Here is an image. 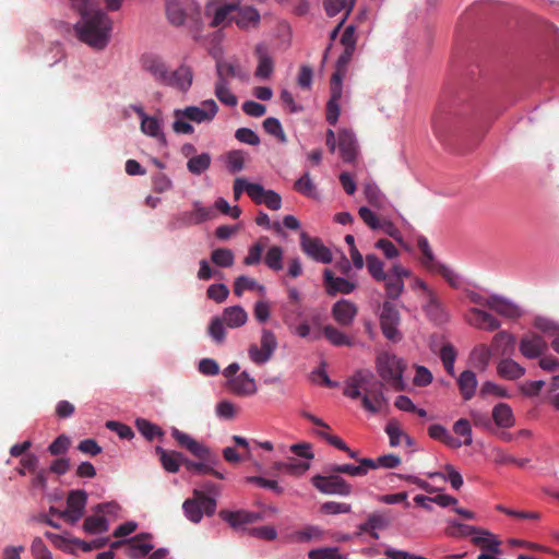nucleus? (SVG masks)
I'll list each match as a JSON object with an SVG mask.
<instances>
[{"label":"nucleus","mask_w":559,"mask_h":559,"mask_svg":"<svg viewBox=\"0 0 559 559\" xmlns=\"http://www.w3.org/2000/svg\"><path fill=\"white\" fill-rule=\"evenodd\" d=\"M229 391L238 396H250L257 392V384L248 372L242 371L227 382Z\"/></svg>","instance_id":"obj_21"},{"label":"nucleus","mask_w":559,"mask_h":559,"mask_svg":"<svg viewBox=\"0 0 559 559\" xmlns=\"http://www.w3.org/2000/svg\"><path fill=\"white\" fill-rule=\"evenodd\" d=\"M466 321L481 330L495 331L500 328V322L492 314L479 310L477 308H471L466 313Z\"/></svg>","instance_id":"obj_18"},{"label":"nucleus","mask_w":559,"mask_h":559,"mask_svg":"<svg viewBox=\"0 0 559 559\" xmlns=\"http://www.w3.org/2000/svg\"><path fill=\"white\" fill-rule=\"evenodd\" d=\"M215 95L226 106L234 107L238 103L237 97L229 91L228 84H224L223 81H216Z\"/></svg>","instance_id":"obj_53"},{"label":"nucleus","mask_w":559,"mask_h":559,"mask_svg":"<svg viewBox=\"0 0 559 559\" xmlns=\"http://www.w3.org/2000/svg\"><path fill=\"white\" fill-rule=\"evenodd\" d=\"M182 509L191 522L198 523L201 521L203 513L209 516L215 513L216 501L214 498L205 496L202 491L194 490V497L187 499L182 504Z\"/></svg>","instance_id":"obj_6"},{"label":"nucleus","mask_w":559,"mask_h":559,"mask_svg":"<svg viewBox=\"0 0 559 559\" xmlns=\"http://www.w3.org/2000/svg\"><path fill=\"white\" fill-rule=\"evenodd\" d=\"M211 260L221 267H230L235 262V255L230 249L218 248L212 251Z\"/></svg>","instance_id":"obj_51"},{"label":"nucleus","mask_w":559,"mask_h":559,"mask_svg":"<svg viewBox=\"0 0 559 559\" xmlns=\"http://www.w3.org/2000/svg\"><path fill=\"white\" fill-rule=\"evenodd\" d=\"M185 466L187 467V469L195 472L198 474H203V475L210 474V475L215 476L218 479H224V474H222L221 472L216 471L210 464L204 463V461L193 462V461H190V460L186 459L185 460Z\"/></svg>","instance_id":"obj_52"},{"label":"nucleus","mask_w":559,"mask_h":559,"mask_svg":"<svg viewBox=\"0 0 559 559\" xmlns=\"http://www.w3.org/2000/svg\"><path fill=\"white\" fill-rule=\"evenodd\" d=\"M445 473H429L430 478H441L443 481H450L453 489L459 490L463 486V477L460 472L451 464L444 466Z\"/></svg>","instance_id":"obj_36"},{"label":"nucleus","mask_w":559,"mask_h":559,"mask_svg":"<svg viewBox=\"0 0 559 559\" xmlns=\"http://www.w3.org/2000/svg\"><path fill=\"white\" fill-rule=\"evenodd\" d=\"M313 486L323 493L347 496L350 486L336 473L329 476L317 475L312 478Z\"/></svg>","instance_id":"obj_11"},{"label":"nucleus","mask_w":559,"mask_h":559,"mask_svg":"<svg viewBox=\"0 0 559 559\" xmlns=\"http://www.w3.org/2000/svg\"><path fill=\"white\" fill-rule=\"evenodd\" d=\"M136 112L142 118L141 130L143 131V133H145L150 136H153V138L165 140V136L160 131V123H159L158 119H156L154 117L146 116L142 108H139L136 110Z\"/></svg>","instance_id":"obj_38"},{"label":"nucleus","mask_w":559,"mask_h":559,"mask_svg":"<svg viewBox=\"0 0 559 559\" xmlns=\"http://www.w3.org/2000/svg\"><path fill=\"white\" fill-rule=\"evenodd\" d=\"M324 286L328 295L335 296L337 293L350 294L356 285L343 277H336L330 270H324Z\"/></svg>","instance_id":"obj_22"},{"label":"nucleus","mask_w":559,"mask_h":559,"mask_svg":"<svg viewBox=\"0 0 559 559\" xmlns=\"http://www.w3.org/2000/svg\"><path fill=\"white\" fill-rule=\"evenodd\" d=\"M487 307L510 319L519 318L522 314L521 309L515 304L496 295L489 297Z\"/></svg>","instance_id":"obj_24"},{"label":"nucleus","mask_w":559,"mask_h":559,"mask_svg":"<svg viewBox=\"0 0 559 559\" xmlns=\"http://www.w3.org/2000/svg\"><path fill=\"white\" fill-rule=\"evenodd\" d=\"M83 528L88 534L104 533L108 530V521L102 515H91L84 520Z\"/></svg>","instance_id":"obj_46"},{"label":"nucleus","mask_w":559,"mask_h":559,"mask_svg":"<svg viewBox=\"0 0 559 559\" xmlns=\"http://www.w3.org/2000/svg\"><path fill=\"white\" fill-rule=\"evenodd\" d=\"M135 426L138 430L150 441H152L155 437L163 435V431L158 426L144 418H138L135 420Z\"/></svg>","instance_id":"obj_56"},{"label":"nucleus","mask_w":559,"mask_h":559,"mask_svg":"<svg viewBox=\"0 0 559 559\" xmlns=\"http://www.w3.org/2000/svg\"><path fill=\"white\" fill-rule=\"evenodd\" d=\"M225 322L219 317H214L209 325V334L214 342L221 344L225 340Z\"/></svg>","instance_id":"obj_59"},{"label":"nucleus","mask_w":559,"mask_h":559,"mask_svg":"<svg viewBox=\"0 0 559 559\" xmlns=\"http://www.w3.org/2000/svg\"><path fill=\"white\" fill-rule=\"evenodd\" d=\"M414 277L408 267L399 263H393L386 271V341L397 343L403 338L400 324L404 305L399 298L404 292L405 281L411 284Z\"/></svg>","instance_id":"obj_1"},{"label":"nucleus","mask_w":559,"mask_h":559,"mask_svg":"<svg viewBox=\"0 0 559 559\" xmlns=\"http://www.w3.org/2000/svg\"><path fill=\"white\" fill-rule=\"evenodd\" d=\"M171 436L181 448L187 449L193 455L199 454V452L202 450V443L177 428H173Z\"/></svg>","instance_id":"obj_39"},{"label":"nucleus","mask_w":559,"mask_h":559,"mask_svg":"<svg viewBox=\"0 0 559 559\" xmlns=\"http://www.w3.org/2000/svg\"><path fill=\"white\" fill-rule=\"evenodd\" d=\"M211 162L212 158L209 153H201L188 160L187 168L193 175H201L210 168Z\"/></svg>","instance_id":"obj_43"},{"label":"nucleus","mask_w":559,"mask_h":559,"mask_svg":"<svg viewBox=\"0 0 559 559\" xmlns=\"http://www.w3.org/2000/svg\"><path fill=\"white\" fill-rule=\"evenodd\" d=\"M300 248L306 255L317 262L328 264L333 260L331 250L323 245L322 240L305 231L300 234Z\"/></svg>","instance_id":"obj_9"},{"label":"nucleus","mask_w":559,"mask_h":559,"mask_svg":"<svg viewBox=\"0 0 559 559\" xmlns=\"http://www.w3.org/2000/svg\"><path fill=\"white\" fill-rule=\"evenodd\" d=\"M156 453L159 455L162 466L168 473H177L181 464H185L182 453L176 451H167L162 447H156Z\"/></svg>","instance_id":"obj_28"},{"label":"nucleus","mask_w":559,"mask_h":559,"mask_svg":"<svg viewBox=\"0 0 559 559\" xmlns=\"http://www.w3.org/2000/svg\"><path fill=\"white\" fill-rule=\"evenodd\" d=\"M294 189L305 197L317 198L316 186L311 180L310 174L308 171L295 181Z\"/></svg>","instance_id":"obj_49"},{"label":"nucleus","mask_w":559,"mask_h":559,"mask_svg":"<svg viewBox=\"0 0 559 559\" xmlns=\"http://www.w3.org/2000/svg\"><path fill=\"white\" fill-rule=\"evenodd\" d=\"M219 516L234 528L263 520V514L261 512H249L245 510H222L219 512Z\"/></svg>","instance_id":"obj_19"},{"label":"nucleus","mask_w":559,"mask_h":559,"mask_svg":"<svg viewBox=\"0 0 559 559\" xmlns=\"http://www.w3.org/2000/svg\"><path fill=\"white\" fill-rule=\"evenodd\" d=\"M386 435L389 436L391 447L405 444L407 455H411L414 452L413 439L405 433L396 423L390 421L386 424Z\"/></svg>","instance_id":"obj_25"},{"label":"nucleus","mask_w":559,"mask_h":559,"mask_svg":"<svg viewBox=\"0 0 559 559\" xmlns=\"http://www.w3.org/2000/svg\"><path fill=\"white\" fill-rule=\"evenodd\" d=\"M324 9L329 16H335L341 11L345 10L344 17L349 14L354 7L353 0H323Z\"/></svg>","instance_id":"obj_44"},{"label":"nucleus","mask_w":559,"mask_h":559,"mask_svg":"<svg viewBox=\"0 0 559 559\" xmlns=\"http://www.w3.org/2000/svg\"><path fill=\"white\" fill-rule=\"evenodd\" d=\"M384 528V520L381 515L372 514L368 520L359 525V534L368 535L371 538H379L380 532Z\"/></svg>","instance_id":"obj_34"},{"label":"nucleus","mask_w":559,"mask_h":559,"mask_svg":"<svg viewBox=\"0 0 559 559\" xmlns=\"http://www.w3.org/2000/svg\"><path fill=\"white\" fill-rule=\"evenodd\" d=\"M324 337L334 346H348L354 345V341L337 328L328 324L322 329Z\"/></svg>","instance_id":"obj_37"},{"label":"nucleus","mask_w":559,"mask_h":559,"mask_svg":"<svg viewBox=\"0 0 559 559\" xmlns=\"http://www.w3.org/2000/svg\"><path fill=\"white\" fill-rule=\"evenodd\" d=\"M234 22L238 27L242 29L255 27L260 22V14L252 7L240 8L239 4L237 5V11L235 12Z\"/></svg>","instance_id":"obj_26"},{"label":"nucleus","mask_w":559,"mask_h":559,"mask_svg":"<svg viewBox=\"0 0 559 559\" xmlns=\"http://www.w3.org/2000/svg\"><path fill=\"white\" fill-rule=\"evenodd\" d=\"M453 431L457 435L464 438L462 441V444L464 445H471L473 443V433H472V427L467 419L461 418L456 420L453 425Z\"/></svg>","instance_id":"obj_58"},{"label":"nucleus","mask_w":559,"mask_h":559,"mask_svg":"<svg viewBox=\"0 0 559 559\" xmlns=\"http://www.w3.org/2000/svg\"><path fill=\"white\" fill-rule=\"evenodd\" d=\"M366 262L368 272L371 274V276L378 281H383V263L374 254H367Z\"/></svg>","instance_id":"obj_61"},{"label":"nucleus","mask_w":559,"mask_h":559,"mask_svg":"<svg viewBox=\"0 0 559 559\" xmlns=\"http://www.w3.org/2000/svg\"><path fill=\"white\" fill-rule=\"evenodd\" d=\"M263 251L264 245L260 241L255 242L249 248L248 254L243 259V264L248 266L258 265L261 262Z\"/></svg>","instance_id":"obj_62"},{"label":"nucleus","mask_w":559,"mask_h":559,"mask_svg":"<svg viewBox=\"0 0 559 559\" xmlns=\"http://www.w3.org/2000/svg\"><path fill=\"white\" fill-rule=\"evenodd\" d=\"M459 390L464 401H469L476 393L478 381L475 372L464 370L457 378Z\"/></svg>","instance_id":"obj_29"},{"label":"nucleus","mask_w":559,"mask_h":559,"mask_svg":"<svg viewBox=\"0 0 559 559\" xmlns=\"http://www.w3.org/2000/svg\"><path fill=\"white\" fill-rule=\"evenodd\" d=\"M283 257H284V251H283L282 247L272 246L266 251V254L264 257V263L270 270H272L274 272L282 271L284 267Z\"/></svg>","instance_id":"obj_42"},{"label":"nucleus","mask_w":559,"mask_h":559,"mask_svg":"<svg viewBox=\"0 0 559 559\" xmlns=\"http://www.w3.org/2000/svg\"><path fill=\"white\" fill-rule=\"evenodd\" d=\"M141 64L157 84L165 86L170 70L162 57L153 53L143 55Z\"/></svg>","instance_id":"obj_12"},{"label":"nucleus","mask_w":559,"mask_h":559,"mask_svg":"<svg viewBox=\"0 0 559 559\" xmlns=\"http://www.w3.org/2000/svg\"><path fill=\"white\" fill-rule=\"evenodd\" d=\"M218 106L215 100L206 99L201 106H188L183 109H177V115L186 117L189 121L195 123L211 122L217 115Z\"/></svg>","instance_id":"obj_10"},{"label":"nucleus","mask_w":559,"mask_h":559,"mask_svg":"<svg viewBox=\"0 0 559 559\" xmlns=\"http://www.w3.org/2000/svg\"><path fill=\"white\" fill-rule=\"evenodd\" d=\"M383 382L368 369L357 370L345 381L343 394L352 400L361 397L362 407L370 413H378L384 403Z\"/></svg>","instance_id":"obj_3"},{"label":"nucleus","mask_w":559,"mask_h":559,"mask_svg":"<svg viewBox=\"0 0 559 559\" xmlns=\"http://www.w3.org/2000/svg\"><path fill=\"white\" fill-rule=\"evenodd\" d=\"M492 420L500 428H511L515 424L512 408L507 403H498L492 408Z\"/></svg>","instance_id":"obj_31"},{"label":"nucleus","mask_w":559,"mask_h":559,"mask_svg":"<svg viewBox=\"0 0 559 559\" xmlns=\"http://www.w3.org/2000/svg\"><path fill=\"white\" fill-rule=\"evenodd\" d=\"M81 15L75 29L80 40L96 49L107 46L110 37L111 21L100 9L94 8L88 0H71Z\"/></svg>","instance_id":"obj_2"},{"label":"nucleus","mask_w":559,"mask_h":559,"mask_svg":"<svg viewBox=\"0 0 559 559\" xmlns=\"http://www.w3.org/2000/svg\"><path fill=\"white\" fill-rule=\"evenodd\" d=\"M206 295L210 299L216 302H223L227 299L229 289L225 284H212L207 288Z\"/></svg>","instance_id":"obj_63"},{"label":"nucleus","mask_w":559,"mask_h":559,"mask_svg":"<svg viewBox=\"0 0 559 559\" xmlns=\"http://www.w3.org/2000/svg\"><path fill=\"white\" fill-rule=\"evenodd\" d=\"M193 82V71L187 64L179 66L175 71H169L167 83L165 86L173 87L179 92L189 91Z\"/></svg>","instance_id":"obj_16"},{"label":"nucleus","mask_w":559,"mask_h":559,"mask_svg":"<svg viewBox=\"0 0 559 559\" xmlns=\"http://www.w3.org/2000/svg\"><path fill=\"white\" fill-rule=\"evenodd\" d=\"M255 55L258 56V67L254 75L259 79H269L274 70V61L267 53L266 47L262 44L255 47Z\"/></svg>","instance_id":"obj_27"},{"label":"nucleus","mask_w":559,"mask_h":559,"mask_svg":"<svg viewBox=\"0 0 559 559\" xmlns=\"http://www.w3.org/2000/svg\"><path fill=\"white\" fill-rule=\"evenodd\" d=\"M260 343V347L257 344H251L248 349L250 360L259 366L266 364L272 358L277 348V340L272 331L264 329Z\"/></svg>","instance_id":"obj_7"},{"label":"nucleus","mask_w":559,"mask_h":559,"mask_svg":"<svg viewBox=\"0 0 559 559\" xmlns=\"http://www.w3.org/2000/svg\"><path fill=\"white\" fill-rule=\"evenodd\" d=\"M353 53H354L353 49L344 48V51L337 59L336 70L331 78V83H336V81H337L338 85H342L343 76L345 75L347 64H348L349 60L352 59Z\"/></svg>","instance_id":"obj_45"},{"label":"nucleus","mask_w":559,"mask_h":559,"mask_svg":"<svg viewBox=\"0 0 559 559\" xmlns=\"http://www.w3.org/2000/svg\"><path fill=\"white\" fill-rule=\"evenodd\" d=\"M342 97V85L331 83V98L326 104V120L330 124H336L340 116L338 100Z\"/></svg>","instance_id":"obj_32"},{"label":"nucleus","mask_w":559,"mask_h":559,"mask_svg":"<svg viewBox=\"0 0 559 559\" xmlns=\"http://www.w3.org/2000/svg\"><path fill=\"white\" fill-rule=\"evenodd\" d=\"M492 462L497 465H512L515 462V457L509 453H507L502 448L495 447L490 451Z\"/></svg>","instance_id":"obj_64"},{"label":"nucleus","mask_w":559,"mask_h":559,"mask_svg":"<svg viewBox=\"0 0 559 559\" xmlns=\"http://www.w3.org/2000/svg\"><path fill=\"white\" fill-rule=\"evenodd\" d=\"M259 289L260 292L264 290L263 285H259L258 282L254 278L240 275L235 280L234 283V293L236 296L240 297L242 296L245 290H253Z\"/></svg>","instance_id":"obj_47"},{"label":"nucleus","mask_w":559,"mask_h":559,"mask_svg":"<svg viewBox=\"0 0 559 559\" xmlns=\"http://www.w3.org/2000/svg\"><path fill=\"white\" fill-rule=\"evenodd\" d=\"M405 369L406 362L404 359L399 358L395 355L390 356L386 353V382L390 381L391 385L396 391H403L406 389V382L403 378Z\"/></svg>","instance_id":"obj_14"},{"label":"nucleus","mask_w":559,"mask_h":559,"mask_svg":"<svg viewBox=\"0 0 559 559\" xmlns=\"http://www.w3.org/2000/svg\"><path fill=\"white\" fill-rule=\"evenodd\" d=\"M265 132L276 136L281 142H286V135L278 119L269 117L263 121Z\"/></svg>","instance_id":"obj_60"},{"label":"nucleus","mask_w":559,"mask_h":559,"mask_svg":"<svg viewBox=\"0 0 559 559\" xmlns=\"http://www.w3.org/2000/svg\"><path fill=\"white\" fill-rule=\"evenodd\" d=\"M152 538L153 536L150 533H140L128 538V547L124 550L126 556L129 559L146 557L154 549V545L151 543Z\"/></svg>","instance_id":"obj_13"},{"label":"nucleus","mask_w":559,"mask_h":559,"mask_svg":"<svg viewBox=\"0 0 559 559\" xmlns=\"http://www.w3.org/2000/svg\"><path fill=\"white\" fill-rule=\"evenodd\" d=\"M519 349L524 357L534 359L544 354L547 342L540 335L530 333L522 337Z\"/></svg>","instance_id":"obj_17"},{"label":"nucleus","mask_w":559,"mask_h":559,"mask_svg":"<svg viewBox=\"0 0 559 559\" xmlns=\"http://www.w3.org/2000/svg\"><path fill=\"white\" fill-rule=\"evenodd\" d=\"M412 290L421 301V308L426 316L437 324L448 321L449 316L440 302L436 292L421 278L414 277L411 283Z\"/></svg>","instance_id":"obj_4"},{"label":"nucleus","mask_w":559,"mask_h":559,"mask_svg":"<svg viewBox=\"0 0 559 559\" xmlns=\"http://www.w3.org/2000/svg\"><path fill=\"white\" fill-rule=\"evenodd\" d=\"M429 272L440 274L451 286L459 287L461 284V277L449 266L437 263Z\"/></svg>","instance_id":"obj_57"},{"label":"nucleus","mask_w":559,"mask_h":559,"mask_svg":"<svg viewBox=\"0 0 559 559\" xmlns=\"http://www.w3.org/2000/svg\"><path fill=\"white\" fill-rule=\"evenodd\" d=\"M87 501L84 490H72L67 498V509L83 513Z\"/></svg>","instance_id":"obj_50"},{"label":"nucleus","mask_w":559,"mask_h":559,"mask_svg":"<svg viewBox=\"0 0 559 559\" xmlns=\"http://www.w3.org/2000/svg\"><path fill=\"white\" fill-rule=\"evenodd\" d=\"M331 313L337 324L347 328L352 325L357 317L358 308L347 299H340L333 305Z\"/></svg>","instance_id":"obj_15"},{"label":"nucleus","mask_w":559,"mask_h":559,"mask_svg":"<svg viewBox=\"0 0 559 559\" xmlns=\"http://www.w3.org/2000/svg\"><path fill=\"white\" fill-rule=\"evenodd\" d=\"M217 81H223L224 84H229L230 78L241 76L239 64L236 62H228L225 60H217L216 62Z\"/></svg>","instance_id":"obj_35"},{"label":"nucleus","mask_w":559,"mask_h":559,"mask_svg":"<svg viewBox=\"0 0 559 559\" xmlns=\"http://www.w3.org/2000/svg\"><path fill=\"white\" fill-rule=\"evenodd\" d=\"M226 165L230 173H239L245 167V155L242 151L234 150L226 155Z\"/></svg>","instance_id":"obj_55"},{"label":"nucleus","mask_w":559,"mask_h":559,"mask_svg":"<svg viewBox=\"0 0 559 559\" xmlns=\"http://www.w3.org/2000/svg\"><path fill=\"white\" fill-rule=\"evenodd\" d=\"M225 324L230 329H237L242 326L247 320L248 314L246 310L240 306L227 307L224 309L222 317H219Z\"/></svg>","instance_id":"obj_30"},{"label":"nucleus","mask_w":559,"mask_h":559,"mask_svg":"<svg viewBox=\"0 0 559 559\" xmlns=\"http://www.w3.org/2000/svg\"><path fill=\"white\" fill-rule=\"evenodd\" d=\"M237 5L228 1H209L204 8V16L214 28H225L234 21Z\"/></svg>","instance_id":"obj_5"},{"label":"nucleus","mask_w":559,"mask_h":559,"mask_svg":"<svg viewBox=\"0 0 559 559\" xmlns=\"http://www.w3.org/2000/svg\"><path fill=\"white\" fill-rule=\"evenodd\" d=\"M497 372L507 380H518L525 374V368L513 359L506 358L498 364Z\"/></svg>","instance_id":"obj_33"},{"label":"nucleus","mask_w":559,"mask_h":559,"mask_svg":"<svg viewBox=\"0 0 559 559\" xmlns=\"http://www.w3.org/2000/svg\"><path fill=\"white\" fill-rule=\"evenodd\" d=\"M490 358L491 350L486 345L476 346L469 356L471 364L479 370H485L488 367Z\"/></svg>","instance_id":"obj_40"},{"label":"nucleus","mask_w":559,"mask_h":559,"mask_svg":"<svg viewBox=\"0 0 559 559\" xmlns=\"http://www.w3.org/2000/svg\"><path fill=\"white\" fill-rule=\"evenodd\" d=\"M199 13V7L193 0H167L166 15L169 23L180 26L188 17Z\"/></svg>","instance_id":"obj_8"},{"label":"nucleus","mask_w":559,"mask_h":559,"mask_svg":"<svg viewBox=\"0 0 559 559\" xmlns=\"http://www.w3.org/2000/svg\"><path fill=\"white\" fill-rule=\"evenodd\" d=\"M193 206V211H188L180 214L179 221L182 223V225H199L203 222L213 219L216 216L214 209L203 207L199 201L194 202Z\"/></svg>","instance_id":"obj_20"},{"label":"nucleus","mask_w":559,"mask_h":559,"mask_svg":"<svg viewBox=\"0 0 559 559\" xmlns=\"http://www.w3.org/2000/svg\"><path fill=\"white\" fill-rule=\"evenodd\" d=\"M439 356H440V359L442 361V365H443L445 371L451 377L455 376L454 364H455V360L457 357L455 347L450 343L442 345Z\"/></svg>","instance_id":"obj_41"},{"label":"nucleus","mask_w":559,"mask_h":559,"mask_svg":"<svg viewBox=\"0 0 559 559\" xmlns=\"http://www.w3.org/2000/svg\"><path fill=\"white\" fill-rule=\"evenodd\" d=\"M417 245L421 252L420 262L424 267L430 271L439 262L435 260L433 252L429 246L427 238L419 237L417 240Z\"/></svg>","instance_id":"obj_48"},{"label":"nucleus","mask_w":559,"mask_h":559,"mask_svg":"<svg viewBox=\"0 0 559 559\" xmlns=\"http://www.w3.org/2000/svg\"><path fill=\"white\" fill-rule=\"evenodd\" d=\"M415 374L413 377V384L418 388H425L432 383L433 376L431 371L421 365H414Z\"/></svg>","instance_id":"obj_54"},{"label":"nucleus","mask_w":559,"mask_h":559,"mask_svg":"<svg viewBox=\"0 0 559 559\" xmlns=\"http://www.w3.org/2000/svg\"><path fill=\"white\" fill-rule=\"evenodd\" d=\"M341 157L346 163H352L357 156V144L352 131L341 130L337 136Z\"/></svg>","instance_id":"obj_23"}]
</instances>
